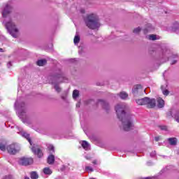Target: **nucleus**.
I'll return each instance as SVG.
<instances>
[{"mask_svg":"<svg viewBox=\"0 0 179 179\" xmlns=\"http://www.w3.org/2000/svg\"><path fill=\"white\" fill-rule=\"evenodd\" d=\"M11 12L12 8L9 6H6L2 13L3 17H4L3 24L13 38H17L19 37V28H17V26L12 20V17H10Z\"/></svg>","mask_w":179,"mask_h":179,"instance_id":"1","label":"nucleus"},{"mask_svg":"<svg viewBox=\"0 0 179 179\" xmlns=\"http://www.w3.org/2000/svg\"><path fill=\"white\" fill-rule=\"evenodd\" d=\"M117 117L122 121V127L124 131H131L134 124L132 123V118H131L125 110H127V104L124 103H117L115 107Z\"/></svg>","mask_w":179,"mask_h":179,"instance_id":"2","label":"nucleus"},{"mask_svg":"<svg viewBox=\"0 0 179 179\" xmlns=\"http://www.w3.org/2000/svg\"><path fill=\"white\" fill-rule=\"evenodd\" d=\"M84 22L89 29L94 30L100 27V18L96 13H91L87 14L84 17Z\"/></svg>","mask_w":179,"mask_h":179,"instance_id":"3","label":"nucleus"},{"mask_svg":"<svg viewBox=\"0 0 179 179\" xmlns=\"http://www.w3.org/2000/svg\"><path fill=\"white\" fill-rule=\"evenodd\" d=\"M136 103L138 106H147L149 108H154V107H156V99H150L148 97L136 99Z\"/></svg>","mask_w":179,"mask_h":179,"instance_id":"4","label":"nucleus"},{"mask_svg":"<svg viewBox=\"0 0 179 179\" xmlns=\"http://www.w3.org/2000/svg\"><path fill=\"white\" fill-rule=\"evenodd\" d=\"M6 150L9 155H16L20 150V146L17 143H12L6 146Z\"/></svg>","mask_w":179,"mask_h":179,"instance_id":"5","label":"nucleus"},{"mask_svg":"<svg viewBox=\"0 0 179 179\" xmlns=\"http://www.w3.org/2000/svg\"><path fill=\"white\" fill-rule=\"evenodd\" d=\"M15 108L18 110L20 115H24L26 114V109L24 108V103H19V101H16L15 103Z\"/></svg>","mask_w":179,"mask_h":179,"instance_id":"6","label":"nucleus"},{"mask_svg":"<svg viewBox=\"0 0 179 179\" xmlns=\"http://www.w3.org/2000/svg\"><path fill=\"white\" fill-rule=\"evenodd\" d=\"M18 163L21 166H30V164H33V159L27 158V157H22L18 161Z\"/></svg>","mask_w":179,"mask_h":179,"instance_id":"7","label":"nucleus"},{"mask_svg":"<svg viewBox=\"0 0 179 179\" xmlns=\"http://www.w3.org/2000/svg\"><path fill=\"white\" fill-rule=\"evenodd\" d=\"M31 149L33 153H34V155H37L38 157H43V151H41V150L39 148L31 147Z\"/></svg>","mask_w":179,"mask_h":179,"instance_id":"8","label":"nucleus"},{"mask_svg":"<svg viewBox=\"0 0 179 179\" xmlns=\"http://www.w3.org/2000/svg\"><path fill=\"white\" fill-rule=\"evenodd\" d=\"M80 143H81V145L83 148V149H85V150H90V144H89L87 141H83L80 142Z\"/></svg>","mask_w":179,"mask_h":179,"instance_id":"9","label":"nucleus"},{"mask_svg":"<svg viewBox=\"0 0 179 179\" xmlns=\"http://www.w3.org/2000/svg\"><path fill=\"white\" fill-rule=\"evenodd\" d=\"M21 135H22V136L25 138V139L28 140V142L30 143V145L31 146L32 143H31V139H30V134H29L24 131H22Z\"/></svg>","mask_w":179,"mask_h":179,"instance_id":"10","label":"nucleus"},{"mask_svg":"<svg viewBox=\"0 0 179 179\" xmlns=\"http://www.w3.org/2000/svg\"><path fill=\"white\" fill-rule=\"evenodd\" d=\"M157 101L159 108H163V107H164V100H163V99L160 97L157 98Z\"/></svg>","mask_w":179,"mask_h":179,"instance_id":"11","label":"nucleus"},{"mask_svg":"<svg viewBox=\"0 0 179 179\" xmlns=\"http://www.w3.org/2000/svg\"><path fill=\"white\" fill-rule=\"evenodd\" d=\"M54 162H55V157L52 155H49L48 157V164H54Z\"/></svg>","mask_w":179,"mask_h":179,"instance_id":"12","label":"nucleus"},{"mask_svg":"<svg viewBox=\"0 0 179 179\" xmlns=\"http://www.w3.org/2000/svg\"><path fill=\"white\" fill-rule=\"evenodd\" d=\"M152 30H155V27L150 24H148L147 27L144 29V33L146 34L148 31H152Z\"/></svg>","mask_w":179,"mask_h":179,"instance_id":"13","label":"nucleus"},{"mask_svg":"<svg viewBox=\"0 0 179 179\" xmlns=\"http://www.w3.org/2000/svg\"><path fill=\"white\" fill-rule=\"evenodd\" d=\"M80 41V36H79V34H76L73 40L75 45H78Z\"/></svg>","mask_w":179,"mask_h":179,"instance_id":"14","label":"nucleus"},{"mask_svg":"<svg viewBox=\"0 0 179 179\" xmlns=\"http://www.w3.org/2000/svg\"><path fill=\"white\" fill-rule=\"evenodd\" d=\"M45 64H47V60H45V59L37 61V65L38 66H44Z\"/></svg>","mask_w":179,"mask_h":179,"instance_id":"15","label":"nucleus"},{"mask_svg":"<svg viewBox=\"0 0 179 179\" xmlns=\"http://www.w3.org/2000/svg\"><path fill=\"white\" fill-rule=\"evenodd\" d=\"M120 99H122V100H125L126 99H128V94L125 92H122L120 93Z\"/></svg>","mask_w":179,"mask_h":179,"instance_id":"16","label":"nucleus"},{"mask_svg":"<svg viewBox=\"0 0 179 179\" xmlns=\"http://www.w3.org/2000/svg\"><path fill=\"white\" fill-rule=\"evenodd\" d=\"M170 145H177V138H170L168 139Z\"/></svg>","mask_w":179,"mask_h":179,"instance_id":"17","label":"nucleus"},{"mask_svg":"<svg viewBox=\"0 0 179 179\" xmlns=\"http://www.w3.org/2000/svg\"><path fill=\"white\" fill-rule=\"evenodd\" d=\"M43 173H44V174H48L50 176V175L52 174V171H51V169H50V168L47 167L43 169Z\"/></svg>","mask_w":179,"mask_h":179,"instance_id":"18","label":"nucleus"},{"mask_svg":"<svg viewBox=\"0 0 179 179\" xmlns=\"http://www.w3.org/2000/svg\"><path fill=\"white\" fill-rule=\"evenodd\" d=\"M79 96V91L76 90L73 92V98L77 99Z\"/></svg>","mask_w":179,"mask_h":179,"instance_id":"19","label":"nucleus"},{"mask_svg":"<svg viewBox=\"0 0 179 179\" xmlns=\"http://www.w3.org/2000/svg\"><path fill=\"white\" fill-rule=\"evenodd\" d=\"M31 179H37L38 178V174L36 172H31Z\"/></svg>","mask_w":179,"mask_h":179,"instance_id":"20","label":"nucleus"},{"mask_svg":"<svg viewBox=\"0 0 179 179\" xmlns=\"http://www.w3.org/2000/svg\"><path fill=\"white\" fill-rule=\"evenodd\" d=\"M85 170L88 173H92L94 171L93 168H92V166H85Z\"/></svg>","mask_w":179,"mask_h":179,"instance_id":"21","label":"nucleus"},{"mask_svg":"<svg viewBox=\"0 0 179 179\" xmlns=\"http://www.w3.org/2000/svg\"><path fill=\"white\" fill-rule=\"evenodd\" d=\"M141 87H142L141 85H138L134 87V88L133 89V93H136V92H138V89H141Z\"/></svg>","mask_w":179,"mask_h":179,"instance_id":"22","label":"nucleus"},{"mask_svg":"<svg viewBox=\"0 0 179 179\" xmlns=\"http://www.w3.org/2000/svg\"><path fill=\"white\" fill-rule=\"evenodd\" d=\"M48 148V150H50V153H54V145H49Z\"/></svg>","mask_w":179,"mask_h":179,"instance_id":"23","label":"nucleus"},{"mask_svg":"<svg viewBox=\"0 0 179 179\" xmlns=\"http://www.w3.org/2000/svg\"><path fill=\"white\" fill-rule=\"evenodd\" d=\"M161 89H162V90L163 94H164V96H168V94H169V90H163V86L161 87Z\"/></svg>","mask_w":179,"mask_h":179,"instance_id":"24","label":"nucleus"},{"mask_svg":"<svg viewBox=\"0 0 179 179\" xmlns=\"http://www.w3.org/2000/svg\"><path fill=\"white\" fill-rule=\"evenodd\" d=\"M2 179H15L12 175H6Z\"/></svg>","mask_w":179,"mask_h":179,"instance_id":"25","label":"nucleus"},{"mask_svg":"<svg viewBox=\"0 0 179 179\" xmlns=\"http://www.w3.org/2000/svg\"><path fill=\"white\" fill-rule=\"evenodd\" d=\"M141 30H142L141 29V27H137V28H135L134 30V33L135 34H138V33H139L141 31Z\"/></svg>","mask_w":179,"mask_h":179,"instance_id":"26","label":"nucleus"},{"mask_svg":"<svg viewBox=\"0 0 179 179\" xmlns=\"http://www.w3.org/2000/svg\"><path fill=\"white\" fill-rule=\"evenodd\" d=\"M157 38L156 35L152 34V35L149 36V40L154 41V40H157Z\"/></svg>","mask_w":179,"mask_h":179,"instance_id":"27","label":"nucleus"},{"mask_svg":"<svg viewBox=\"0 0 179 179\" xmlns=\"http://www.w3.org/2000/svg\"><path fill=\"white\" fill-rule=\"evenodd\" d=\"M0 150L5 152L6 150V147L3 144H0Z\"/></svg>","mask_w":179,"mask_h":179,"instance_id":"28","label":"nucleus"},{"mask_svg":"<svg viewBox=\"0 0 179 179\" xmlns=\"http://www.w3.org/2000/svg\"><path fill=\"white\" fill-rule=\"evenodd\" d=\"M55 90H56V92H57V93H60V92H61V87H59V86L55 85Z\"/></svg>","mask_w":179,"mask_h":179,"instance_id":"29","label":"nucleus"},{"mask_svg":"<svg viewBox=\"0 0 179 179\" xmlns=\"http://www.w3.org/2000/svg\"><path fill=\"white\" fill-rule=\"evenodd\" d=\"M175 120H176V121H177V122H179V113H177L175 115Z\"/></svg>","mask_w":179,"mask_h":179,"instance_id":"30","label":"nucleus"},{"mask_svg":"<svg viewBox=\"0 0 179 179\" xmlns=\"http://www.w3.org/2000/svg\"><path fill=\"white\" fill-rule=\"evenodd\" d=\"M156 156V151H154L150 153V157H155Z\"/></svg>","mask_w":179,"mask_h":179,"instance_id":"31","label":"nucleus"},{"mask_svg":"<svg viewBox=\"0 0 179 179\" xmlns=\"http://www.w3.org/2000/svg\"><path fill=\"white\" fill-rule=\"evenodd\" d=\"M176 64H177V59H174L171 62V65H174Z\"/></svg>","mask_w":179,"mask_h":179,"instance_id":"32","label":"nucleus"},{"mask_svg":"<svg viewBox=\"0 0 179 179\" xmlns=\"http://www.w3.org/2000/svg\"><path fill=\"white\" fill-rule=\"evenodd\" d=\"M7 66H8V68H10V66H12V62H9L7 64Z\"/></svg>","mask_w":179,"mask_h":179,"instance_id":"33","label":"nucleus"},{"mask_svg":"<svg viewBox=\"0 0 179 179\" xmlns=\"http://www.w3.org/2000/svg\"><path fill=\"white\" fill-rule=\"evenodd\" d=\"M80 13H85V9L81 8V9L80 10Z\"/></svg>","mask_w":179,"mask_h":179,"instance_id":"34","label":"nucleus"},{"mask_svg":"<svg viewBox=\"0 0 179 179\" xmlns=\"http://www.w3.org/2000/svg\"><path fill=\"white\" fill-rule=\"evenodd\" d=\"M62 171H65V166H62L61 168Z\"/></svg>","mask_w":179,"mask_h":179,"instance_id":"35","label":"nucleus"},{"mask_svg":"<svg viewBox=\"0 0 179 179\" xmlns=\"http://www.w3.org/2000/svg\"><path fill=\"white\" fill-rule=\"evenodd\" d=\"M85 159H86L87 160H90V157H89V156H85Z\"/></svg>","mask_w":179,"mask_h":179,"instance_id":"36","label":"nucleus"},{"mask_svg":"<svg viewBox=\"0 0 179 179\" xmlns=\"http://www.w3.org/2000/svg\"><path fill=\"white\" fill-rule=\"evenodd\" d=\"M92 163H93V164H97V160H94V161L92 162Z\"/></svg>","mask_w":179,"mask_h":179,"instance_id":"37","label":"nucleus"},{"mask_svg":"<svg viewBox=\"0 0 179 179\" xmlns=\"http://www.w3.org/2000/svg\"><path fill=\"white\" fill-rule=\"evenodd\" d=\"M76 107H80V103H78L76 104Z\"/></svg>","mask_w":179,"mask_h":179,"instance_id":"38","label":"nucleus"},{"mask_svg":"<svg viewBox=\"0 0 179 179\" xmlns=\"http://www.w3.org/2000/svg\"><path fill=\"white\" fill-rule=\"evenodd\" d=\"M159 139V137H155V141H156L157 142H158Z\"/></svg>","mask_w":179,"mask_h":179,"instance_id":"39","label":"nucleus"},{"mask_svg":"<svg viewBox=\"0 0 179 179\" xmlns=\"http://www.w3.org/2000/svg\"><path fill=\"white\" fill-rule=\"evenodd\" d=\"M161 129H166V127H162Z\"/></svg>","mask_w":179,"mask_h":179,"instance_id":"40","label":"nucleus"},{"mask_svg":"<svg viewBox=\"0 0 179 179\" xmlns=\"http://www.w3.org/2000/svg\"><path fill=\"white\" fill-rule=\"evenodd\" d=\"M0 52H3V49L0 48Z\"/></svg>","mask_w":179,"mask_h":179,"instance_id":"41","label":"nucleus"},{"mask_svg":"<svg viewBox=\"0 0 179 179\" xmlns=\"http://www.w3.org/2000/svg\"><path fill=\"white\" fill-rule=\"evenodd\" d=\"M24 179H30V178L27 177V176H25L24 177Z\"/></svg>","mask_w":179,"mask_h":179,"instance_id":"42","label":"nucleus"},{"mask_svg":"<svg viewBox=\"0 0 179 179\" xmlns=\"http://www.w3.org/2000/svg\"><path fill=\"white\" fill-rule=\"evenodd\" d=\"M55 179H61V177L56 178Z\"/></svg>","mask_w":179,"mask_h":179,"instance_id":"43","label":"nucleus"},{"mask_svg":"<svg viewBox=\"0 0 179 179\" xmlns=\"http://www.w3.org/2000/svg\"><path fill=\"white\" fill-rule=\"evenodd\" d=\"M55 78H59V76H56Z\"/></svg>","mask_w":179,"mask_h":179,"instance_id":"44","label":"nucleus"},{"mask_svg":"<svg viewBox=\"0 0 179 179\" xmlns=\"http://www.w3.org/2000/svg\"><path fill=\"white\" fill-rule=\"evenodd\" d=\"M62 99H64V98L62 96Z\"/></svg>","mask_w":179,"mask_h":179,"instance_id":"45","label":"nucleus"},{"mask_svg":"<svg viewBox=\"0 0 179 179\" xmlns=\"http://www.w3.org/2000/svg\"><path fill=\"white\" fill-rule=\"evenodd\" d=\"M176 58H177V56H176Z\"/></svg>","mask_w":179,"mask_h":179,"instance_id":"46","label":"nucleus"}]
</instances>
